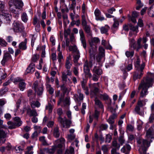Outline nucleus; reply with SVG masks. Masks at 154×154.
Returning <instances> with one entry per match:
<instances>
[{
  "label": "nucleus",
  "mask_w": 154,
  "mask_h": 154,
  "mask_svg": "<svg viewBox=\"0 0 154 154\" xmlns=\"http://www.w3.org/2000/svg\"><path fill=\"white\" fill-rule=\"evenodd\" d=\"M71 58L70 55H69L66 58L65 63V67L66 70L62 72L61 78L62 81L64 83H67L69 84L72 83L71 79L68 77V76H70L72 74L71 71L70 70L72 66V64L70 62Z\"/></svg>",
  "instance_id": "f257e3e1"
},
{
  "label": "nucleus",
  "mask_w": 154,
  "mask_h": 154,
  "mask_svg": "<svg viewBox=\"0 0 154 154\" xmlns=\"http://www.w3.org/2000/svg\"><path fill=\"white\" fill-rule=\"evenodd\" d=\"M153 79L151 77H147L145 80L142 81L138 88L139 90L142 89L140 93V97H143L148 94V89L152 87L153 83Z\"/></svg>",
  "instance_id": "f03ea898"
},
{
  "label": "nucleus",
  "mask_w": 154,
  "mask_h": 154,
  "mask_svg": "<svg viewBox=\"0 0 154 154\" xmlns=\"http://www.w3.org/2000/svg\"><path fill=\"white\" fill-rule=\"evenodd\" d=\"M58 115L59 116L57 118L58 122L59 123L61 127L68 128L70 126L72 123V121L70 120H68L66 117L62 118L61 116L63 114V111L61 108H59L57 110Z\"/></svg>",
  "instance_id": "7ed1b4c3"
},
{
  "label": "nucleus",
  "mask_w": 154,
  "mask_h": 154,
  "mask_svg": "<svg viewBox=\"0 0 154 154\" xmlns=\"http://www.w3.org/2000/svg\"><path fill=\"white\" fill-rule=\"evenodd\" d=\"M137 142L140 147L139 151L140 154H149L146 153L147 149L150 146V143L147 140L139 138L137 139Z\"/></svg>",
  "instance_id": "20e7f679"
},
{
  "label": "nucleus",
  "mask_w": 154,
  "mask_h": 154,
  "mask_svg": "<svg viewBox=\"0 0 154 154\" xmlns=\"http://www.w3.org/2000/svg\"><path fill=\"white\" fill-rule=\"evenodd\" d=\"M90 87L91 96V97H93L97 96V94L99 92L100 87H102V86L100 83L97 82L91 84Z\"/></svg>",
  "instance_id": "39448f33"
},
{
  "label": "nucleus",
  "mask_w": 154,
  "mask_h": 154,
  "mask_svg": "<svg viewBox=\"0 0 154 154\" xmlns=\"http://www.w3.org/2000/svg\"><path fill=\"white\" fill-rule=\"evenodd\" d=\"M93 64V63L92 60H86L83 65V71L85 75L89 78H91L92 77V74L90 72L89 68H91Z\"/></svg>",
  "instance_id": "423d86ee"
},
{
  "label": "nucleus",
  "mask_w": 154,
  "mask_h": 154,
  "mask_svg": "<svg viewBox=\"0 0 154 154\" xmlns=\"http://www.w3.org/2000/svg\"><path fill=\"white\" fill-rule=\"evenodd\" d=\"M10 15L9 11L5 9V3L4 2L0 1V16L2 19H5Z\"/></svg>",
  "instance_id": "0eeeda50"
},
{
  "label": "nucleus",
  "mask_w": 154,
  "mask_h": 154,
  "mask_svg": "<svg viewBox=\"0 0 154 154\" xmlns=\"http://www.w3.org/2000/svg\"><path fill=\"white\" fill-rule=\"evenodd\" d=\"M32 88L38 95L40 96L42 95L43 91V86L39 85L37 81L34 82Z\"/></svg>",
  "instance_id": "6e6552de"
},
{
  "label": "nucleus",
  "mask_w": 154,
  "mask_h": 154,
  "mask_svg": "<svg viewBox=\"0 0 154 154\" xmlns=\"http://www.w3.org/2000/svg\"><path fill=\"white\" fill-rule=\"evenodd\" d=\"M9 5L21 9L23 6V4L21 0H11L9 1Z\"/></svg>",
  "instance_id": "1a4fd4ad"
},
{
  "label": "nucleus",
  "mask_w": 154,
  "mask_h": 154,
  "mask_svg": "<svg viewBox=\"0 0 154 154\" xmlns=\"http://www.w3.org/2000/svg\"><path fill=\"white\" fill-rule=\"evenodd\" d=\"M23 25L19 22H14L13 24V29L15 32H21L23 30Z\"/></svg>",
  "instance_id": "9d476101"
},
{
  "label": "nucleus",
  "mask_w": 154,
  "mask_h": 154,
  "mask_svg": "<svg viewBox=\"0 0 154 154\" xmlns=\"http://www.w3.org/2000/svg\"><path fill=\"white\" fill-rule=\"evenodd\" d=\"M11 59L12 57L10 54L7 52L4 53L1 63L3 66H4L6 63L11 60Z\"/></svg>",
  "instance_id": "9b49d317"
},
{
  "label": "nucleus",
  "mask_w": 154,
  "mask_h": 154,
  "mask_svg": "<svg viewBox=\"0 0 154 154\" xmlns=\"http://www.w3.org/2000/svg\"><path fill=\"white\" fill-rule=\"evenodd\" d=\"M79 33L80 37V40L81 43L83 48H85L86 47V43L84 32L82 29H80L79 31Z\"/></svg>",
  "instance_id": "f8f14e48"
},
{
  "label": "nucleus",
  "mask_w": 154,
  "mask_h": 154,
  "mask_svg": "<svg viewBox=\"0 0 154 154\" xmlns=\"http://www.w3.org/2000/svg\"><path fill=\"white\" fill-rule=\"evenodd\" d=\"M95 66L92 69V71L93 73L95 74L98 75H100L103 73V71L101 68V66Z\"/></svg>",
  "instance_id": "ddd939ff"
},
{
  "label": "nucleus",
  "mask_w": 154,
  "mask_h": 154,
  "mask_svg": "<svg viewBox=\"0 0 154 154\" xmlns=\"http://www.w3.org/2000/svg\"><path fill=\"white\" fill-rule=\"evenodd\" d=\"M129 29L131 31L129 33V36L131 37L132 35V32H134L135 33V35H136V33L138 32V26H134L131 24L129 25Z\"/></svg>",
  "instance_id": "4468645a"
},
{
  "label": "nucleus",
  "mask_w": 154,
  "mask_h": 154,
  "mask_svg": "<svg viewBox=\"0 0 154 154\" xmlns=\"http://www.w3.org/2000/svg\"><path fill=\"white\" fill-rule=\"evenodd\" d=\"M96 19L97 20L102 21L104 20V17L100 16L101 12L98 9H96L94 11Z\"/></svg>",
  "instance_id": "2eb2a0df"
},
{
  "label": "nucleus",
  "mask_w": 154,
  "mask_h": 154,
  "mask_svg": "<svg viewBox=\"0 0 154 154\" xmlns=\"http://www.w3.org/2000/svg\"><path fill=\"white\" fill-rule=\"evenodd\" d=\"M80 57V54L79 51H77V53H75L73 56V61L75 66L79 65L78 63V61Z\"/></svg>",
  "instance_id": "dca6fc26"
},
{
  "label": "nucleus",
  "mask_w": 154,
  "mask_h": 154,
  "mask_svg": "<svg viewBox=\"0 0 154 154\" xmlns=\"http://www.w3.org/2000/svg\"><path fill=\"white\" fill-rule=\"evenodd\" d=\"M9 9L10 11L12 13H14L16 15L15 17H18V15L19 14L20 12V9L18 8L14 7L13 6L9 5Z\"/></svg>",
  "instance_id": "f3484780"
},
{
  "label": "nucleus",
  "mask_w": 154,
  "mask_h": 154,
  "mask_svg": "<svg viewBox=\"0 0 154 154\" xmlns=\"http://www.w3.org/2000/svg\"><path fill=\"white\" fill-rule=\"evenodd\" d=\"M56 141L58 147L61 148L64 146L65 140L63 138L61 137L57 139Z\"/></svg>",
  "instance_id": "a211bd4d"
},
{
  "label": "nucleus",
  "mask_w": 154,
  "mask_h": 154,
  "mask_svg": "<svg viewBox=\"0 0 154 154\" xmlns=\"http://www.w3.org/2000/svg\"><path fill=\"white\" fill-rule=\"evenodd\" d=\"M35 99H32L29 100L31 106L32 108L39 107L40 106V103L38 101H35Z\"/></svg>",
  "instance_id": "6ab92c4d"
},
{
  "label": "nucleus",
  "mask_w": 154,
  "mask_h": 154,
  "mask_svg": "<svg viewBox=\"0 0 154 154\" xmlns=\"http://www.w3.org/2000/svg\"><path fill=\"white\" fill-rule=\"evenodd\" d=\"M27 113L30 116H37L38 115L36 110H31L29 108L27 109Z\"/></svg>",
  "instance_id": "aec40b11"
},
{
  "label": "nucleus",
  "mask_w": 154,
  "mask_h": 154,
  "mask_svg": "<svg viewBox=\"0 0 154 154\" xmlns=\"http://www.w3.org/2000/svg\"><path fill=\"white\" fill-rule=\"evenodd\" d=\"M27 96L29 97V101L32 99H35L36 95L31 89L27 91Z\"/></svg>",
  "instance_id": "412c9836"
},
{
  "label": "nucleus",
  "mask_w": 154,
  "mask_h": 154,
  "mask_svg": "<svg viewBox=\"0 0 154 154\" xmlns=\"http://www.w3.org/2000/svg\"><path fill=\"white\" fill-rule=\"evenodd\" d=\"M27 42V39L25 38L24 42H22L19 45V48L20 49L22 50H25L27 48L26 43Z\"/></svg>",
  "instance_id": "4be33fe9"
},
{
  "label": "nucleus",
  "mask_w": 154,
  "mask_h": 154,
  "mask_svg": "<svg viewBox=\"0 0 154 154\" xmlns=\"http://www.w3.org/2000/svg\"><path fill=\"white\" fill-rule=\"evenodd\" d=\"M143 74V73L140 72L139 71L137 70L134 73L133 79L135 81L138 79H140Z\"/></svg>",
  "instance_id": "5701e85b"
},
{
  "label": "nucleus",
  "mask_w": 154,
  "mask_h": 154,
  "mask_svg": "<svg viewBox=\"0 0 154 154\" xmlns=\"http://www.w3.org/2000/svg\"><path fill=\"white\" fill-rule=\"evenodd\" d=\"M95 105L101 109L103 108V106L102 102L98 99L97 97H96L94 100Z\"/></svg>",
  "instance_id": "b1692460"
},
{
  "label": "nucleus",
  "mask_w": 154,
  "mask_h": 154,
  "mask_svg": "<svg viewBox=\"0 0 154 154\" xmlns=\"http://www.w3.org/2000/svg\"><path fill=\"white\" fill-rule=\"evenodd\" d=\"M132 48L130 47L129 50L126 51L125 53V55L127 57H132L134 54V49L131 50V49Z\"/></svg>",
  "instance_id": "393cba45"
},
{
  "label": "nucleus",
  "mask_w": 154,
  "mask_h": 154,
  "mask_svg": "<svg viewBox=\"0 0 154 154\" xmlns=\"http://www.w3.org/2000/svg\"><path fill=\"white\" fill-rule=\"evenodd\" d=\"M83 29L88 35L91 36L92 35L90 29V26L86 25L85 26H83Z\"/></svg>",
  "instance_id": "a878e982"
},
{
  "label": "nucleus",
  "mask_w": 154,
  "mask_h": 154,
  "mask_svg": "<svg viewBox=\"0 0 154 154\" xmlns=\"http://www.w3.org/2000/svg\"><path fill=\"white\" fill-rule=\"evenodd\" d=\"M117 115L114 113L107 120V122L110 125H112L114 122V119L116 117Z\"/></svg>",
  "instance_id": "bb28decb"
},
{
  "label": "nucleus",
  "mask_w": 154,
  "mask_h": 154,
  "mask_svg": "<svg viewBox=\"0 0 154 154\" xmlns=\"http://www.w3.org/2000/svg\"><path fill=\"white\" fill-rule=\"evenodd\" d=\"M14 120L17 126L19 127L21 125L22 122L21 121L20 119L18 117L14 118Z\"/></svg>",
  "instance_id": "cd10ccee"
},
{
  "label": "nucleus",
  "mask_w": 154,
  "mask_h": 154,
  "mask_svg": "<svg viewBox=\"0 0 154 154\" xmlns=\"http://www.w3.org/2000/svg\"><path fill=\"white\" fill-rule=\"evenodd\" d=\"M26 84L24 81L22 80L19 84V88L21 91H23L26 88Z\"/></svg>",
  "instance_id": "c85d7f7f"
},
{
  "label": "nucleus",
  "mask_w": 154,
  "mask_h": 154,
  "mask_svg": "<svg viewBox=\"0 0 154 154\" xmlns=\"http://www.w3.org/2000/svg\"><path fill=\"white\" fill-rule=\"evenodd\" d=\"M153 134L152 130L150 128L146 132V136L148 138H152Z\"/></svg>",
  "instance_id": "c756f323"
},
{
  "label": "nucleus",
  "mask_w": 154,
  "mask_h": 154,
  "mask_svg": "<svg viewBox=\"0 0 154 154\" xmlns=\"http://www.w3.org/2000/svg\"><path fill=\"white\" fill-rule=\"evenodd\" d=\"M60 133L59 131V128L58 127H56L54 128L53 132L54 136L56 138L59 137Z\"/></svg>",
  "instance_id": "7c9ffc66"
},
{
  "label": "nucleus",
  "mask_w": 154,
  "mask_h": 154,
  "mask_svg": "<svg viewBox=\"0 0 154 154\" xmlns=\"http://www.w3.org/2000/svg\"><path fill=\"white\" fill-rule=\"evenodd\" d=\"M7 134V132L5 131L2 128H0V139L6 137ZM1 143L0 140V143Z\"/></svg>",
  "instance_id": "2f4dec72"
},
{
  "label": "nucleus",
  "mask_w": 154,
  "mask_h": 154,
  "mask_svg": "<svg viewBox=\"0 0 154 154\" xmlns=\"http://www.w3.org/2000/svg\"><path fill=\"white\" fill-rule=\"evenodd\" d=\"M7 123L9 125L8 128L10 129H13L18 127L17 126V125L15 123H14L10 121L8 122Z\"/></svg>",
  "instance_id": "473e14b6"
},
{
  "label": "nucleus",
  "mask_w": 154,
  "mask_h": 154,
  "mask_svg": "<svg viewBox=\"0 0 154 154\" xmlns=\"http://www.w3.org/2000/svg\"><path fill=\"white\" fill-rule=\"evenodd\" d=\"M148 14L150 17H154V8L153 6L150 7L148 9Z\"/></svg>",
  "instance_id": "72a5a7b5"
},
{
  "label": "nucleus",
  "mask_w": 154,
  "mask_h": 154,
  "mask_svg": "<svg viewBox=\"0 0 154 154\" xmlns=\"http://www.w3.org/2000/svg\"><path fill=\"white\" fill-rule=\"evenodd\" d=\"M63 84L60 87L61 89L62 90L64 91L65 92H69L70 91V90H69V89H68V88L66 87V86L65 85H69L71 84H69L67 83H64L63 81Z\"/></svg>",
  "instance_id": "f704fd0d"
},
{
  "label": "nucleus",
  "mask_w": 154,
  "mask_h": 154,
  "mask_svg": "<svg viewBox=\"0 0 154 154\" xmlns=\"http://www.w3.org/2000/svg\"><path fill=\"white\" fill-rule=\"evenodd\" d=\"M69 49L70 51H72L74 53H77L78 51H79L78 50L77 46L75 45L70 46H69Z\"/></svg>",
  "instance_id": "c9c22d12"
},
{
  "label": "nucleus",
  "mask_w": 154,
  "mask_h": 154,
  "mask_svg": "<svg viewBox=\"0 0 154 154\" xmlns=\"http://www.w3.org/2000/svg\"><path fill=\"white\" fill-rule=\"evenodd\" d=\"M112 146L114 148L113 149H115L116 150H119L120 147V145L118 144L116 140H114L112 142Z\"/></svg>",
  "instance_id": "e433bc0d"
},
{
  "label": "nucleus",
  "mask_w": 154,
  "mask_h": 154,
  "mask_svg": "<svg viewBox=\"0 0 154 154\" xmlns=\"http://www.w3.org/2000/svg\"><path fill=\"white\" fill-rule=\"evenodd\" d=\"M21 18L22 20L25 23L27 22L28 20V17L27 14L25 12L21 14Z\"/></svg>",
  "instance_id": "4c0bfd02"
},
{
  "label": "nucleus",
  "mask_w": 154,
  "mask_h": 154,
  "mask_svg": "<svg viewBox=\"0 0 154 154\" xmlns=\"http://www.w3.org/2000/svg\"><path fill=\"white\" fill-rule=\"evenodd\" d=\"M7 74L3 69L0 70V78L1 79H5L6 77Z\"/></svg>",
  "instance_id": "58836bf2"
},
{
  "label": "nucleus",
  "mask_w": 154,
  "mask_h": 154,
  "mask_svg": "<svg viewBox=\"0 0 154 154\" xmlns=\"http://www.w3.org/2000/svg\"><path fill=\"white\" fill-rule=\"evenodd\" d=\"M109 27V26L106 25L104 27H102L100 29L101 32L102 33H106Z\"/></svg>",
  "instance_id": "ea45409f"
},
{
  "label": "nucleus",
  "mask_w": 154,
  "mask_h": 154,
  "mask_svg": "<svg viewBox=\"0 0 154 154\" xmlns=\"http://www.w3.org/2000/svg\"><path fill=\"white\" fill-rule=\"evenodd\" d=\"M56 147L55 146H53L50 149H45V150L47 152H48L49 153L51 154H53L55 150H56Z\"/></svg>",
  "instance_id": "a19ab883"
},
{
  "label": "nucleus",
  "mask_w": 154,
  "mask_h": 154,
  "mask_svg": "<svg viewBox=\"0 0 154 154\" xmlns=\"http://www.w3.org/2000/svg\"><path fill=\"white\" fill-rule=\"evenodd\" d=\"M141 38H139L138 39L137 41V44H136V48H135L137 51H139V49L142 46L141 45Z\"/></svg>",
  "instance_id": "79ce46f5"
},
{
  "label": "nucleus",
  "mask_w": 154,
  "mask_h": 154,
  "mask_svg": "<svg viewBox=\"0 0 154 154\" xmlns=\"http://www.w3.org/2000/svg\"><path fill=\"white\" fill-rule=\"evenodd\" d=\"M74 150L73 147H70L69 149L66 150L65 154H74Z\"/></svg>",
  "instance_id": "37998d69"
},
{
  "label": "nucleus",
  "mask_w": 154,
  "mask_h": 154,
  "mask_svg": "<svg viewBox=\"0 0 154 154\" xmlns=\"http://www.w3.org/2000/svg\"><path fill=\"white\" fill-rule=\"evenodd\" d=\"M130 47L133 48L134 49L136 48V44L135 43L134 39L132 38L130 40Z\"/></svg>",
  "instance_id": "c03bdc74"
},
{
  "label": "nucleus",
  "mask_w": 154,
  "mask_h": 154,
  "mask_svg": "<svg viewBox=\"0 0 154 154\" xmlns=\"http://www.w3.org/2000/svg\"><path fill=\"white\" fill-rule=\"evenodd\" d=\"M104 57V56H102L101 55L98 54V56L96 58L97 61L98 63V64L100 66H102L103 62L101 61V60L102 58Z\"/></svg>",
  "instance_id": "a18cd8bd"
},
{
  "label": "nucleus",
  "mask_w": 154,
  "mask_h": 154,
  "mask_svg": "<svg viewBox=\"0 0 154 154\" xmlns=\"http://www.w3.org/2000/svg\"><path fill=\"white\" fill-rule=\"evenodd\" d=\"M82 26H85L87 24V22L85 15L84 14L82 15Z\"/></svg>",
  "instance_id": "49530a36"
},
{
  "label": "nucleus",
  "mask_w": 154,
  "mask_h": 154,
  "mask_svg": "<svg viewBox=\"0 0 154 154\" xmlns=\"http://www.w3.org/2000/svg\"><path fill=\"white\" fill-rule=\"evenodd\" d=\"M76 66L73 68V73L76 76L78 77L79 75V69L78 67Z\"/></svg>",
  "instance_id": "de8ad7c7"
},
{
  "label": "nucleus",
  "mask_w": 154,
  "mask_h": 154,
  "mask_svg": "<svg viewBox=\"0 0 154 154\" xmlns=\"http://www.w3.org/2000/svg\"><path fill=\"white\" fill-rule=\"evenodd\" d=\"M100 76L94 73L92 75V77L91 78H92V80L94 81L97 82ZM89 78L90 79V78Z\"/></svg>",
  "instance_id": "09e8293b"
},
{
  "label": "nucleus",
  "mask_w": 154,
  "mask_h": 154,
  "mask_svg": "<svg viewBox=\"0 0 154 154\" xmlns=\"http://www.w3.org/2000/svg\"><path fill=\"white\" fill-rule=\"evenodd\" d=\"M99 55H101L102 56H105V50L102 47H100L99 49Z\"/></svg>",
  "instance_id": "8fccbe9b"
},
{
  "label": "nucleus",
  "mask_w": 154,
  "mask_h": 154,
  "mask_svg": "<svg viewBox=\"0 0 154 154\" xmlns=\"http://www.w3.org/2000/svg\"><path fill=\"white\" fill-rule=\"evenodd\" d=\"M108 126L107 124H102L100 126V131L106 130L108 128Z\"/></svg>",
  "instance_id": "3c124183"
},
{
  "label": "nucleus",
  "mask_w": 154,
  "mask_h": 154,
  "mask_svg": "<svg viewBox=\"0 0 154 154\" xmlns=\"http://www.w3.org/2000/svg\"><path fill=\"white\" fill-rule=\"evenodd\" d=\"M58 61L59 63L61 64L62 60L63 59V57L62 54L61 52H60L58 54Z\"/></svg>",
  "instance_id": "603ef678"
},
{
  "label": "nucleus",
  "mask_w": 154,
  "mask_h": 154,
  "mask_svg": "<svg viewBox=\"0 0 154 154\" xmlns=\"http://www.w3.org/2000/svg\"><path fill=\"white\" fill-rule=\"evenodd\" d=\"M71 31L69 29H67L65 30L64 31V37L65 38H68V36L70 33Z\"/></svg>",
  "instance_id": "864d4df0"
},
{
  "label": "nucleus",
  "mask_w": 154,
  "mask_h": 154,
  "mask_svg": "<svg viewBox=\"0 0 154 154\" xmlns=\"http://www.w3.org/2000/svg\"><path fill=\"white\" fill-rule=\"evenodd\" d=\"M8 90V88L7 87H5L2 88L0 91V94L1 95H2L4 94L6 92H7Z\"/></svg>",
  "instance_id": "5fc2aeb1"
},
{
  "label": "nucleus",
  "mask_w": 154,
  "mask_h": 154,
  "mask_svg": "<svg viewBox=\"0 0 154 154\" xmlns=\"http://www.w3.org/2000/svg\"><path fill=\"white\" fill-rule=\"evenodd\" d=\"M31 69V73L33 72L35 70V64L33 63H31L29 66Z\"/></svg>",
  "instance_id": "6e6d98bb"
},
{
  "label": "nucleus",
  "mask_w": 154,
  "mask_h": 154,
  "mask_svg": "<svg viewBox=\"0 0 154 154\" xmlns=\"http://www.w3.org/2000/svg\"><path fill=\"white\" fill-rule=\"evenodd\" d=\"M100 97L104 100H106L108 99L109 96L106 94L104 93L103 94H101L100 96Z\"/></svg>",
  "instance_id": "4d7b16f0"
},
{
  "label": "nucleus",
  "mask_w": 154,
  "mask_h": 154,
  "mask_svg": "<svg viewBox=\"0 0 154 154\" xmlns=\"http://www.w3.org/2000/svg\"><path fill=\"white\" fill-rule=\"evenodd\" d=\"M47 87L49 88V89H48V91L50 94H52L54 92V90L53 88H52L51 85L48 84L47 85Z\"/></svg>",
  "instance_id": "13d9d810"
},
{
  "label": "nucleus",
  "mask_w": 154,
  "mask_h": 154,
  "mask_svg": "<svg viewBox=\"0 0 154 154\" xmlns=\"http://www.w3.org/2000/svg\"><path fill=\"white\" fill-rule=\"evenodd\" d=\"M38 56L37 54L34 55L32 57L31 61L33 62H36L38 59Z\"/></svg>",
  "instance_id": "bf43d9fd"
},
{
  "label": "nucleus",
  "mask_w": 154,
  "mask_h": 154,
  "mask_svg": "<svg viewBox=\"0 0 154 154\" xmlns=\"http://www.w3.org/2000/svg\"><path fill=\"white\" fill-rule=\"evenodd\" d=\"M136 17H134L130 15L128 16V19L129 21H131L134 23H136L137 22L136 20L135 19Z\"/></svg>",
  "instance_id": "052dcab7"
},
{
  "label": "nucleus",
  "mask_w": 154,
  "mask_h": 154,
  "mask_svg": "<svg viewBox=\"0 0 154 154\" xmlns=\"http://www.w3.org/2000/svg\"><path fill=\"white\" fill-rule=\"evenodd\" d=\"M112 139V137L109 134H107L106 136V143H109L110 142L111 140Z\"/></svg>",
  "instance_id": "680f3d73"
},
{
  "label": "nucleus",
  "mask_w": 154,
  "mask_h": 154,
  "mask_svg": "<svg viewBox=\"0 0 154 154\" xmlns=\"http://www.w3.org/2000/svg\"><path fill=\"white\" fill-rule=\"evenodd\" d=\"M7 45V42L2 38H0V45L2 46H6Z\"/></svg>",
  "instance_id": "e2e57ef3"
},
{
  "label": "nucleus",
  "mask_w": 154,
  "mask_h": 154,
  "mask_svg": "<svg viewBox=\"0 0 154 154\" xmlns=\"http://www.w3.org/2000/svg\"><path fill=\"white\" fill-rule=\"evenodd\" d=\"M140 60L138 57H137V60L135 63V66L136 67L138 68L140 66Z\"/></svg>",
  "instance_id": "0e129e2a"
},
{
  "label": "nucleus",
  "mask_w": 154,
  "mask_h": 154,
  "mask_svg": "<svg viewBox=\"0 0 154 154\" xmlns=\"http://www.w3.org/2000/svg\"><path fill=\"white\" fill-rule=\"evenodd\" d=\"M64 106L69 105V99L68 98H66L63 101Z\"/></svg>",
  "instance_id": "69168bd1"
},
{
  "label": "nucleus",
  "mask_w": 154,
  "mask_h": 154,
  "mask_svg": "<svg viewBox=\"0 0 154 154\" xmlns=\"http://www.w3.org/2000/svg\"><path fill=\"white\" fill-rule=\"evenodd\" d=\"M46 109L48 110L49 112H51L52 111V106L51 104L48 103V105L46 106Z\"/></svg>",
  "instance_id": "338daca9"
},
{
  "label": "nucleus",
  "mask_w": 154,
  "mask_h": 154,
  "mask_svg": "<svg viewBox=\"0 0 154 154\" xmlns=\"http://www.w3.org/2000/svg\"><path fill=\"white\" fill-rule=\"evenodd\" d=\"M149 121L150 123H152L154 121V114H152L150 115L149 119Z\"/></svg>",
  "instance_id": "774afa93"
}]
</instances>
